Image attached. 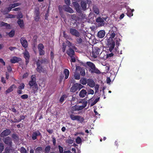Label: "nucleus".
Segmentation results:
<instances>
[{"mask_svg": "<svg viewBox=\"0 0 153 153\" xmlns=\"http://www.w3.org/2000/svg\"><path fill=\"white\" fill-rule=\"evenodd\" d=\"M109 34L110 36L108 40V42L109 47V50L111 52L114 47L115 42H116L117 45H119L120 39L119 38H117V36L114 32H111V33L109 32Z\"/></svg>", "mask_w": 153, "mask_h": 153, "instance_id": "1", "label": "nucleus"}, {"mask_svg": "<svg viewBox=\"0 0 153 153\" xmlns=\"http://www.w3.org/2000/svg\"><path fill=\"white\" fill-rule=\"evenodd\" d=\"M86 64L90 68V71L91 73H95L97 74L100 73V71L96 68L95 65L93 63L88 62L86 63Z\"/></svg>", "mask_w": 153, "mask_h": 153, "instance_id": "2", "label": "nucleus"}, {"mask_svg": "<svg viewBox=\"0 0 153 153\" xmlns=\"http://www.w3.org/2000/svg\"><path fill=\"white\" fill-rule=\"evenodd\" d=\"M87 103V102L85 101L83 102V105H75L71 107V110L73 111L82 110L86 106Z\"/></svg>", "mask_w": 153, "mask_h": 153, "instance_id": "3", "label": "nucleus"}, {"mask_svg": "<svg viewBox=\"0 0 153 153\" xmlns=\"http://www.w3.org/2000/svg\"><path fill=\"white\" fill-rule=\"evenodd\" d=\"M106 19V18L102 19L100 17L97 18L96 21L97 23L98 26V27L103 26L105 23L104 20H105Z\"/></svg>", "mask_w": 153, "mask_h": 153, "instance_id": "4", "label": "nucleus"}, {"mask_svg": "<svg viewBox=\"0 0 153 153\" xmlns=\"http://www.w3.org/2000/svg\"><path fill=\"white\" fill-rule=\"evenodd\" d=\"M100 50L98 48H94L93 49L92 53V56L95 58L99 55L100 52Z\"/></svg>", "mask_w": 153, "mask_h": 153, "instance_id": "5", "label": "nucleus"}, {"mask_svg": "<svg viewBox=\"0 0 153 153\" xmlns=\"http://www.w3.org/2000/svg\"><path fill=\"white\" fill-rule=\"evenodd\" d=\"M3 140L4 143L7 145L10 146H12V139L10 137H8L4 138L3 139Z\"/></svg>", "mask_w": 153, "mask_h": 153, "instance_id": "6", "label": "nucleus"}, {"mask_svg": "<svg viewBox=\"0 0 153 153\" xmlns=\"http://www.w3.org/2000/svg\"><path fill=\"white\" fill-rule=\"evenodd\" d=\"M39 136H41V134L39 131L37 130L33 132L32 135V138L33 140H36L38 137Z\"/></svg>", "mask_w": 153, "mask_h": 153, "instance_id": "7", "label": "nucleus"}, {"mask_svg": "<svg viewBox=\"0 0 153 153\" xmlns=\"http://www.w3.org/2000/svg\"><path fill=\"white\" fill-rule=\"evenodd\" d=\"M70 33L72 35L76 37H79L80 36L79 33L78 31L73 28H71L70 29Z\"/></svg>", "mask_w": 153, "mask_h": 153, "instance_id": "8", "label": "nucleus"}, {"mask_svg": "<svg viewBox=\"0 0 153 153\" xmlns=\"http://www.w3.org/2000/svg\"><path fill=\"white\" fill-rule=\"evenodd\" d=\"M36 83V80L35 76L34 75H32L31 77V80L29 82V85L32 86Z\"/></svg>", "mask_w": 153, "mask_h": 153, "instance_id": "9", "label": "nucleus"}, {"mask_svg": "<svg viewBox=\"0 0 153 153\" xmlns=\"http://www.w3.org/2000/svg\"><path fill=\"white\" fill-rule=\"evenodd\" d=\"M11 131L10 130L6 129L1 132L0 136L2 137H4L9 135Z\"/></svg>", "mask_w": 153, "mask_h": 153, "instance_id": "10", "label": "nucleus"}, {"mask_svg": "<svg viewBox=\"0 0 153 153\" xmlns=\"http://www.w3.org/2000/svg\"><path fill=\"white\" fill-rule=\"evenodd\" d=\"M38 48L39 52V54L40 55H44L45 53V52L43 50L44 48L43 45L42 44H39L38 45Z\"/></svg>", "mask_w": 153, "mask_h": 153, "instance_id": "11", "label": "nucleus"}, {"mask_svg": "<svg viewBox=\"0 0 153 153\" xmlns=\"http://www.w3.org/2000/svg\"><path fill=\"white\" fill-rule=\"evenodd\" d=\"M24 57L26 59V64H27L29 62V59L30 57V55L29 52L27 51H25L23 53Z\"/></svg>", "mask_w": 153, "mask_h": 153, "instance_id": "12", "label": "nucleus"}, {"mask_svg": "<svg viewBox=\"0 0 153 153\" xmlns=\"http://www.w3.org/2000/svg\"><path fill=\"white\" fill-rule=\"evenodd\" d=\"M20 42L22 46L24 48H26L27 47V40L24 38L20 39Z\"/></svg>", "mask_w": 153, "mask_h": 153, "instance_id": "13", "label": "nucleus"}, {"mask_svg": "<svg viewBox=\"0 0 153 153\" xmlns=\"http://www.w3.org/2000/svg\"><path fill=\"white\" fill-rule=\"evenodd\" d=\"M73 4L76 11L78 13H80L81 12L80 7L79 4L76 2H74Z\"/></svg>", "mask_w": 153, "mask_h": 153, "instance_id": "14", "label": "nucleus"}, {"mask_svg": "<svg viewBox=\"0 0 153 153\" xmlns=\"http://www.w3.org/2000/svg\"><path fill=\"white\" fill-rule=\"evenodd\" d=\"M34 19L36 22H38L39 20V12L38 10H36L35 12Z\"/></svg>", "mask_w": 153, "mask_h": 153, "instance_id": "15", "label": "nucleus"}, {"mask_svg": "<svg viewBox=\"0 0 153 153\" xmlns=\"http://www.w3.org/2000/svg\"><path fill=\"white\" fill-rule=\"evenodd\" d=\"M105 34V32L104 30H100L97 33L98 37L100 38H103Z\"/></svg>", "mask_w": 153, "mask_h": 153, "instance_id": "16", "label": "nucleus"}, {"mask_svg": "<svg viewBox=\"0 0 153 153\" xmlns=\"http://www.w3.org/2000/svg\"><path fill=\"white\" fill-rule=\"evenodd\" d=\"M67 53L70 56H71L74 55L75 53L74 51L70 47L67 51Z\"/></svg>", "mask_w": 153, "mask_h": 153, "instance_id": "17", "label": "nucleus"}, {"mask_svg": "<svg viewBox=\"0 0 153 153\" xmlns=\"http://www.w3.org/2000/svg\"><path fill=\"white\" fill-rule=\"evenodd\" d=\"M87 92L85 90L83 89L79 92V96L80 97L83 98L86 95Z\"/></svg>", "mask_w": 153, "mask_h": 153, "instance_id": "18", "label": "nucleus"}, {"mask_svg": "<svg viewBox=\"0 0 153 153\" xmlns=\"http://www.w3.org/2000/svg\"><path fill=\"white\" fill-rule=\"evenodd\" d=\"M21 60L20 58L16 57H13L10 59V62L12 63H15Z\"/></svg>", "mask_w": 153, "mask_h": 153, "instance_id": "19", "label": "nucleus"}, {"mask_svg": "<svg viewBox=\"0 0 153 153\" xmlns=\"http://www.w3.org/2000/svg\"><path fill=\"white\" fill-rule=\"evenodd\" d=\"M16 88V86L14 85H13L11 86L6 91V94L12 91L13 89Z\"/></svg>", "mask_w": 153, "mask_h": 153, "instance_id": "20", "label": "nucleus"}, {"mask_svg": "<svg viewBox=\"0 0 153 153\" xmlns=\"http://www.w3.org/2000/svg\"><path fill=\"white\" fill-rule=\"evenodd\" d=\"M78 85L77 83L74 84L71 88L70 91L72 92H74L78 89Z\"/></svg>", "mask_w": 153, "mask_h": 153, "instance_id": "21", "label": "nucleus"}, {"mask_svg": "<svg viewBox=\"0 0 153 153\" xmlns=\"http://www.w3.org/2000/svg\"><path fill=\"white\" fill-rule=\"evenodd\" d=\"M17 22L19 26L21 28H22L24 27V22L22 20L19 19Z\"/></svg>", "mask_w": 153, "mask_h": 153, "instance_id": "22", "label": "nucleus"}, {"mask_svg": "<svg viewBox=\"0 0 153 153\" xmlns=\"http://www.w3.org/2000/svg\"><path fill=\"white\" fill-rule=\"evenodd\" d=\"M12 8H13V7H12L11 5L10 4L9 7L6 8L5 10L3 12V13L4 14H7L8 12H10Z\"/></svg>", "mask_w": 153, "mask_h": 153, "instance_id": "23", "label": "nucleus"}, {"mask_svg": "<svg viewBox=\"0 0 153 153\" xmlns=\"http://www.w3.org/2000/svg\"><path fill=\"white\" fill-rule=\"evenodd\" d=\"M36 64L37 65V71L39 73L43 72L44 69L42 68V66L40 65H38V62H37Z\"/></svg>", "mask_w": 153, "mask_h": 153, "instance_id": "24", "label": "nucleus"}, {"mask_svg": "<svg viewBox=\"0 0 153 153\" xmlns=\"http://www.w3.org/2000/svg\"><path fill=\"white\" fill-rule=\"evenodd\" d=\"M65 10L70 13H74L73 10L69 6H67L65 7Z\"/></svg>", "mask_w": 153, "mask_h": 153, "instance_id": "25", "label": "nucleus"}, {"mask_svg": "<svg viewBox=\"0 0 153 153\" xmlns=\"http://www.w3.org/2000/svg\"><path fill=\"white\" fill-rule=\"evenodd\" d=\"M64 73L65 75V79H66L68 78L69 75V71L68 69H65L64 70Z\"/></svg>", "mask_w": 153, "mask_h": 153, "instance_id": "26", "label": "nucleus"}, {"mask_svg": "<svg viewBox=\"0 0 153 153\" xmlns=\"http://www.w3.org/2000/svg\"><path fill=\"white\" fill-rule=\"evenodd\" d=\"M81 6L83 10H85L86 8V4L85 2L83 1H81Z\"/></svg>", "mask_w": 153, "mask_h": 153, "instance_id": "27", "label": "nucleus"}, {"mask_svg": "<svg viewBox=\"0 0 153 153\" xmlns=\"http://www.w3.org/2000/svg\"><path fill=\"white\" fill-rule=\"evenodd\" d=\"M4 26L7 28H9L10 25L7 24L4 22H0V27H2Z\"/></svg>", "mask_w": 153, "mask_h": 153, "instance_id": "28", "label": "nucleus"}, {"mask_svg": "<svg viewBox=\"0 0 153 153\" xmlns=\"http://www.w3.org/2000/svg\"><path fill=\"white\" fill-rule=\"evenodd\" d=\"M99 99L100 97H98L94 100L93 102H92L90 105V106H92L94 105L95 104L99 101Z\"/></svg>", "mask_w": 153, "mask_h": 153, "instance_id": "29", "label": "nucleus"}, {"mask_svg": "<svg viewBox=\"0 0 153 153\" xmlns=\"http://www.w3.org/2000/svg\"><path fill=\"white\" fill-rule=\"evenodd\" d=\"M94 12L96 14H98L99 13V9L96 6H94L93 8Z\"/></svg>", "mask_w": 153, "mask_h": 153, "instance_id": "30", "label": "nucleus"}, {"mask_svg": "<svg viewBox=\"0 0 153 153\" xmlns=\"http://www.w3.org/2000/svg\"><path fill=\"white\" fill-rule=\"evenodd\" d=\"M128 12L127 13V15L129 17H131L133 15V13L131 11V9H127Z\"/></svg>", "mask_w": 153, "mask_h": 153, "instance_id": "31", "label": "nucleus"}, {"mask_svg": "<svg viewBox=\"0 0 153 153\" xmlns=\"http://www.w3.org/2000/svg\"><path fill=\"white\" fill-rule=\"evenodd\" d=\"M78 115H75L74 114H71L70 115V118L73 120H77Z\"/></svg>", "mask_w": 153, "mask_h": 153, "instance_id": "32", "label": "nucleus"}, {"mask_svg": "<svg viewBox=\"0 0 153 153\" xmlns=\"http://www.w3.org/2000/svg\"><path fill=\"white\" fill-rule=\"evenodd\" d=\"M77 120V121H79L80 123H82L83 122L84 119L83 117H82L79 115H78Z\"/></svg>", "mask_w": 153, "mask_h": 153, "instance_id": "33", "label": "nucleus"}, {"mask_svg": "<svg viewBox=\"0 0 153 153\" xmlns=\"http://www.w3.org/2000/svg\"><path fill=\"white\" fill-rule=\"evenodd\" d=\"M12 137L13 140L15 141H17L18 140L19 138L16 134H13L12 135Z\"/></svg>", "mask_w": 153, "mask_h": 153, "instance_id": "34", "label": "nucleus"}, {"mask_svg": "<svg viewBox=\"0 0 153 153\" xmlns=\"http://www.w3.org/2000/svg\"><path fill=\"white\" fill-rule=\"evenodd\" d=\"M71 18L73 20L76 22L79 19V18L75 14L71 15Z\"/></svg>", "mask_w": 153, "mask_h": 153, "instance_id": "35", "label": "nucleus"}, {"mask_svg": "<svg viewBox=\"0 0 153 153\" xmlns=\"http://www.w3.org/2000/svg\"><path fill=\"white\" fill-rule=\"evenodd\" d=\"M51 149V147L49 146H47L45 149V153H48L50 152Z\"/></svg>", "mask_w": 153, "mask_h": 153, "instance_id": "36", "label": "nucleus"}, {"mask_svg": "<svg viewBox=\"0 0 153 153\" xmlns=\"http://www.w3.org/2000/svg\"><path fill=\"white\" fill-rule=\"evenodd\" d=\"M88 84L90 87H93L95 86V83L93 80L88 82Z\"/></svg>", "mask_w": 153, "mask_h": 153, "instance_id": "37", "label": "nucleus"}, {"mask_svg": "<svg viewBox=\"0 0 153 153\" xmlns=\"http://www.w3.org/2000/svg\"><path fill=\"white\" fill-rule=\"evenodd\" d=\"M76 141L77 144H79L81 143L82 140L80 137H78L76 140Z\"/></svg>", "mask_w": 153, "mask_h": 153, "instance_id": "38", "label": "nucleus"}, {"mask_svg": "<svg viewBox=\"0 0 153 153\" xmlns=\"http://www.w3.org/2000/svg\"><path fill=\"white\" fill-rule=\"evenodd\" d=\"M80 82V83L83 85H85L87 83L86 79L84 78L81 79Z\"/></svg>", "mask_w": 153, "mask_h": 153, "instance_id": "39", "label": "nucleus"}, {"mask_svg": "<svg viewBox=\"0 0 153 153\" xmlns=\"http://www.w3.org/2000/svg\"><path fill=\"white\" fill-rule=\"evenodd\" d=\"M11 5L12 7L14 8L18 6L21 4V3H14L13 4H11Z\"/></svg>", "mask_w": 153, "mask_h": 153, "instance_id": "40", "label": "nucleus"}, {"mask_svg": "<svg viewBox=\"0 0 153 153\" xmlns=\"http://www.w3.org/2000/svg\"><path fill=\"white\" fill-rule=\"evenodd\" d=\"M14 31L12 30L9 33L8 35L10 37H12L14 36Z\"/></svg>", "mask_w": 153, "mask_h": 153, "instance_id": "41", "label": "nucleus"}, {"mask_svg": "<svg viewBox=\"0 0 153 153\" xmlns=\"http://www.w3.org/2000/svg\"><path fill=\"white\" fill-rule=\"evenodd\" d=\"M74 77L76 79L79 80L80 79V76L79 74L75 73L74 74Z\"/></svg>", "mask_w": 153, "mask_h": 153, "instance_id": "42", "label": "nucleus"}, {"mask_svg": "<svg viewBox=\"0 0 153 153\" xmlns=\"http://www.w3.org/2000/svg\"><path fill=\"white\" fill-rule=\"evenodd\" d=\"M66 97V95H63L60 98V102L62 103L64 101L65 98Z\"/></svg>", "mask_w": 153, "mask_h": 153, "instance_id": "43", "label": "nucleus"}, {"mask_svg": "<svg viewBox=\"0 0 153 153\" xmlns=\"http://www.w3.org/2000/svg\"><path fill=\"white\" fill-rule=\"evenodd\" d=\"M66 43L68 45V46L70 47L71 46L72 48H73L74 49H76V48L74 46L72 45L71 43L69 41H67L66 42Z\"/></svg>", "mask_w": 153, "mask_h": 153, "instance_id": "44", "label": "nucleus"}, {"mask_svg": "<svg viewBox=\"0 0 153 153\" xmlns=\"http://www.w3.org/2000/svg\"><path fill=\"white\" fill-rule=\"evenodd\" d=\"M20 151L21 153H27L26 149L23 147H22L20 149Z\"/></svg>", "mask_w": 153, "mask_h": 153, "instance_id": "45", "label": "nucleus"}, {"mask_svg": "<svg viewBox=\"0 0 153 153\" xmlns=\"http://www.w3.org/2000/svg\"><path fill=\"white\" fill-rule=\"evenodd\" d=\"M4 149V146L3 143H0V153L3 151Z\"/></svg>", "mask_w": 153, "mask_h": 153, "instance_id": "46", "label": "nucleus"}, {"mask_svg": "<svg viewBox=\"0 0 153 153\" xmlns=\"http://www.w3.org/2000/svg\"><path fill=\"white\" fill-rule=\"evenodd\" d=\"M88 93V94H94V91L91 89H89L87 91Z\"/></svg>", "mask_w": 153, "mask_h": 153, "instance_id": "47", "label": "nucleus"}, {"mask_svg": "<svg viewBox=\"0 0 153 153\" xmlns=\"http://www.w3.org/2000/svg\"><path fill=\"white\" fill-rule=\"evenodd\" d=\"M62 46L63 47L62 48V50L63 52H64L65 51L66 48V45L65 43H62Z\"/></svg>", "mask_w": 153, "mask_h": 153, "instance_id": "48", "label": "nucleus"}, {"mask_svg": "<svg viewBox=\"0 0 153 153\" xmlns=\"http://www.w3.org/2000/svg\"><path fill=\"white\" fill-rule=\"evenodd\" d=\"M70 57H71V62H75L76 61V59L75 57L74 56H71Z\"/></svg>", "mask_w": 153, "mask_h": 153, "instance_id": "49", "label": "nucleus"}, {"mask_svg": "<svg viewBox=\"0 0 153 153\" xmlns=\"http://www.w3.org/2000/svg\"><path fill=\"white\" fill-rule=\"evenodd\" d=\"M25 87V85L24 83H22L19 87V88L20 89H23Z\"/></svg>", "mask_w": 153, "mask_h": 153, "instance_id": "50", "label": "nucleus"}, {"mask_svg": "<svg viewBox=\"0 0 153 153\" xmlns=\"http://www.w3.org/2000/svg\"><path fill=\"white\" fill-rule=\"evenodd\" d=\"M94 99V98L93 97L90 99L88 101V103H89V104L91 105V103L93 102Z\"/></svg>", "mask_w": 153, "mask_h": 153, "instance_id": "51", "label": "nucleus"}, {"mask_svg": "<svg viewBox=\"0 0 153 153\" xmlns=\"http://www.w3.org/2000/svg\"><path fill=\"white\" fill-rule=\"evenodd\" d=\"M59 152H60V153H63V148L61 146H59Z\"/></svg>", "mask_w": 153, "mask_h": 153, "instance_id": "52", "label": "nucleus"}, {"mask_svg": "<svg viewBox=\"0 0 153 153\" xmlns=\"http://www.w3.org/2000/svg\"><path fill=\"white\" fill-rule=\"evenodd\" d=\"M77 85H78V89H79V90H80L81 89L83 88L84 87V86L80 84H78L77 83Z\"/></svg>", "mask_w": 153, "mask_h": 153, "instance_id": "53", "label": "nucleus"}, {"mask_svg": "<svg viewBox=\"0 0 153 153\" xmlns=\"http://www.w3.org/2000/svg\"><path fill=\"white\" fill-rule=\"evenodd\" d=\"M21 97L22 99H27L28 97V95L27 94H24L21 96Z\"/></svg>", "mask_w": 153, "mask_h": 153, "instance_id": "54", "label": "nucleus"}, {"mask_svg": "<svg viewBox=\"0 0 153 153\" xmlns=\"http://www.w3.org/2000/svg\"><path fill=\"white\" fill-rule=\"evenodd\" d=\"M23 17V15L22 14L20 13L17 16V18L18 19H20V18H22Z\"/></svg>", "mask_w": 153, "mask_h": 153, "instance_id": "55", "label": "nucleus"}, {"mask_svg": "<svg viewBox=\"0 0 153 153\" xmlns=\"http://www.w3.org/2000/svg\"><path fill=\"white\" fill-rule=\"evenodd\" d=\"M52 142L53 143V145L55 146L56 145V139L54 137H52Z\"/></svg>", "mask_w": 153, "mask_h": 153, "instance_id": "56", "label": "nucleus"}, {"mask_svg": "<svg viewBox=\"0 0 153 153\" xmlns=\"http://www.w3.org/2000/svg\"><path fill=\"white\" fill-rule=\"evenodd\" d=\"M65 2L68 5H70L71 4L70 0H65Z\"/></svg>", "mask_w": 153, "mask_h": 153, "instance_id": "57", "label": "nucleus"}, {"mask_svg": "<svg viewBox=\"0 0 153 153\" xmlns=\"http://www.w3.org/2000/svg\"><path fill=\"white\" fill-rule=\"evenodd\" d=\"M66 142L70 144H71L73 143V141L71 140H68Z\"/></svg>", "mask_w": 153, "mask_h": 153, "instance_id": "58", "label": "nucleus"}, {"mask_svg": "<svg viewBox=\"0 0 153 153\" xmlns=\"http://www.w3.org/2000/svg\"><path fill=\"white\" fill-rule=\"evenodd\" d=\"M15 15H13L11 14L9 15L7 17L9 18H15Z\"/></svg>", "mask_w": 153, "mask_h": 153, "instance_id": "59", "label": "nucleus"}, {"mask_svg": "<svg viewBox=\"0 0 153 153\" xmlns=\"http://www.w3.org/2000/svg\"><path fill=\"white\" fill-rule=\"evenodd\" d=\"M28 75V73H26L24 74L23 75V78H25L27 77Z\"/></svg>", "mask_w": 153, "mask_h": 153, "instance_id": "60", "label": "nucleus"}, {"mask_svg": "<svg viewBox=\"0 0 153 153\" xmlns=\"http://www.w3.org/2000/svg\"><path fill=\"white\" fill-rule=\"evenodd\" d=\"M77 41L78 43H80L82 42V39L80 38H78L77 39Z\"/></svg>", "mask_w": 153, "mask_h": 153, "instance_id": "61", "label": "nucleus"}, {"mask_svg": "<svg viewBox=\"0 0 153 153\" xmlns=\"http://www.w3.org/2000/svg\"><path fill=\"white\" fill-rule=\"evenodd\" d=\"M1 81L3 83H5L6 82L5 80L4 79V77H1Z\"/></svg>", "mask_w": 153, "mask_h": 153, "instance_id": "62", "label": "nucleus"}, {"mask_svg": "<svg viewBox=\"0 0 153 153\" xmlns=\"http://www.w3.org/2000/svg\"><path fill=\"white\" fill-rule=\"evenodd\" d=\"M33 86H34V89L36 90H37L38 89V87L37 83L35 84Z\"/></svg>", "mask_w": 153, "mask_h": 153, "instance_id": "63", "label": "nucleus"}, {"mask_svg": "<svg viewBox=\"0 0 153 153\" xmlns=\"http://www.w3.org/2000/svg\"><path fill=\"white\" fill-rule=\"evenodd\" d=\"M107 83L108 84L110 83L111 80L110 78L109 77H108L106 79Z\"/></svg>", "mask_w": 153, "mask_h": 153, "instance_id": "64", "label": "nucleus"}]
</instances>
